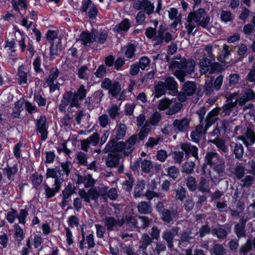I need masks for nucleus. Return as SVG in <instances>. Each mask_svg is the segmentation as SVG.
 I'll use <instances>...</instances> for the list:
<instances>
[{"mask_svg": "<svg viewBox=\"0 0 255 255\" xmlns=\"http://www.w3.org/2000/svg\"><path fill=\"white\" fill-rule=\"evenodd\" d=\"M166 61L169 64V67L172 69L177 68L174 72V75L181 82L184 81V77L187 74H191L194 71L195 62L193 59L181 58L180 55H178L175 58H170L166 56Z\"/></svg>", "mask_w": 255, "mask_h": 255, "instance_id": "f257e3e1", "label": "nucleus"}, {"mask_svg": "<svg viewBox=\"0 0 255 255\" xmlns=\"http://www.w3.org/2000/svg\"><path fill=\"white\" fill-rule=\"evenodd\" d=\"M87 90L84 85H81L77 91L74 93L72 91H67L63 95L59 106V110L61 112H65L66 108L69 106V109L73 107L80 108V102L86 97Z\"/></svg>", "mask_w": 255, "mask_h": 255, "instance_id": "f03ea898", "label": "nucleus"}, {"mask_svg": "<svg viewBox=\"0 0 255 255\" xmlns=\"http://www.w3.org/2000/svg\"><path fill=\"white\" fill-rule=\"evenodd\" d=\"M139 244V249L145 250L149 255H163V253L166 250L164 242H158L154 247L151 238L147 234L142 235Z\"/></svg>", "mask_w": 255, "mask_h": 255, "instance_id": "7ed1b4c3", "label": "nucleus"}, {"mask_svg": "<svg viewBox=\"0 0 255 255\" xmlns=\"http://www.w3.org/2000/svg\"><path fill=\"white\" fill-rule=\"evenodd\" d=\"M178 84L173 77H168L164 82L159 81L155 86V94L157 97L164 95L166 92L172 95L177 93Z\"/></svg>", "mask_w": 255, "mask_h": 255, "instance_id": "20e7f679", "label": "nucleus"}, {"mask_svg": "<svg viewBox=\"0 0 255 255\" xmlns=\"http://www.w3.org/2000/svg\"><path fill=\"white\" fill-rule=\"evenodd\" d=\"M189 20L197 23L198 26L203 28L208 29L210 18L203 8H199L196 11L190 12L187 16Z\"/></svg>", "mask_w": 255, "mask_h": 255, "instance_id": "39448f33", "label": "nucleus"}, {"mask_svg": "<svg viewBox=\"0 0 255 255\" xmlns=\"http://www.w3.org/2000/svg\"><path fill=\"white\" fill-rule=\"evenodd\" d=\"M101 87L104 89L108 90L109 94L116 98L122 92V87L120 82L116 81L112 82L108 78H105L102 82Z\"/></svg>", "mask_w": 255, "mask_h": 255, "instance_id": "423d86ee", "label": "nucleus"}, {"mask_svg": "<svg viewBox=\"0 0 255 255\" xmlns=\"http://www.w3.org/2000/svg\"><path fill=\"white\" fill-rule=\"evenodd\" d=\"M212 61L206 59L200 61V71L202 74H205L208 72L209 74H213L221 72L223 69L220 65L217 62Z\"/></svg>", "mask_w": 255, "mask_h": 255, "instance_id": "0eeeda50", "label": "nucleus"}, {"mask_svg": "<svg viewBox=\"0 0 255 255\" xmlns=\"http://www.w3.org/2000/svg\"><path fill=\"white\" fill-rule=\"evenodd\" d=\"M105 226L109 231L118 230L119 227H121L125 223V220L117 219L113 217L106 216L103 219Z\"/></svg>", "mask_w": 255, "mask_h": 255, "instance_id": "6e6552de", "label": "nucleus"}, {"mask_svg": "<svg viewBox=\"0 0 255 255\" xmlns=\"http://www.w3.org/2000/svg\"><path fill=\"white\" fill-rule=\"evenodd\" d=\"M180 148L183 151L186 159H188L190 156H192L196 160H199V150L196 146L192 144L190 142H185L181 144Z\"/></svg>", "mask_w": 255, "mask_h": 255, "instance_id": "1a4fd4ad", "label": "nucleus"}, {"mask_svg": "<svg viewBox=\"0 0 255 255\" xmlns=\"http://www.w3.org/2000/svg\"><path fill=\"white\" fill-rule=\"evenodd\" d=\"M179 230V227H174L171 230H167L162 233V239L166 242L169 249H172L173 247L174 242L178 241L175 238L178 235Z\"/></svg>", "mask_w": 255, "mask_h": 255, "instance_id": "9d476101", "label": "nucleus"}, {"mask_svg": "<svg viewBox=\"0 0 255 255\" xmlns=\"http://www.w3.org/2000/svg\"><path fill=\"white\" fill-rule=\"evenodd\" d=\"M121 158L118 153L109 154L106 159V165L111 168H118V171L122 173L124 170V166L120 164Z\"/></svg>", "mask_w": 255, "mask_h": 255, "instance_id": "9b49d317", "label": "nucleus"}, {"mask_svg": "<svg viewBox=\"0 0 255 255\" xmlns=\"http://www.w3.org/2000/svg\"><path fill=\"white\" fill-rule=\"evenodd\" d=\"M198 235L197 229L195 228H189L183 231L180 235V240H178L179 244L182 243H193L195 237Z\"/></svg>", "mask_w": 255, "mask_h": 255, "instance_id": "f8f14e48", "label": "nucleus"}, {"mask_svg": "<svg viewBox=\"0 0 255 255\" xmlns=\"http://www.w3.org/2000/svg\"><path fill=\"white\" fill-rule=\"evenodd\" d=\"M100 141V135L97 132H94L87 138L81 141V148L85 152H88L90 145L96 146Z\"/></svg>", "mask_w": 255, "mask_h": 255, "instance_id": "ddd939ff", "label": "nucleus"}, {"mask_svg": "<svg viewBox=\"0 0 255 255\" xmlns=\"http://www.w3.org/2000/svg\"><path fill=\"white\" fill-rule=\"evenodd\" d=\"M190 120L184 118L182 119H176L174 121L172 126L174 131L178 132H185L189 128Z\"/></svg>", "mask_w": 255, "mask_h": 255, "instance_id": "4468645a", "label": "nucleus"}, {"mask_svg": "<svg viewBox=\"0 0 255 255\" xmlns=\"http://www.w3.org/2000/svg\"><path fill=\"white\" fill-rule=\"evenodd\" d=\"M125 147L124 142L123 141L117 142L116 139H113L107 144L104 151L105 153L111 151L114 154L122 151L124 152Z\"/></svg>", "mask_w": 255, "mask_h": 255, "instance_id": "2eb2a0df", "label": "nucleus"}, {"mask_svg": "<svg viewBox=\"0 0 255 255\" xmlns=\"http://www.w3.org/2000/svg\"><path fill=\"white\" fill-rule=\"evenodd\" d=\"M48 124L45 117L41 116L36 123V128L37 131L41 133V139L44 140L47 137Z\"/></svg>", "mask_w": 255, "mask_h": 255, "instance_id": "dca6fc26", "label": "nucleus"}, {"mask_svg": "<svg viewBox=\"0 0 255 255\" xmlns=\"http://www.w3.org/2000/svg\"><path fill=\"white\" fill-rule=\"evenodd\" d=\"M139 167H141V170L145 173H149L153 168V164L150 160L139 158L136 163H134L132 168L133 170H137Z\"/></svg>", "mask_w": 255, "mask_h": 255, "instance_id": "f3484780", "label": "nucleus"}, {"mask_svg": "<svg viewBox=\"0 0 255 255\" xmlns=\"http://www.w3.org/2000/svg\"><path fill=\"white\" fill-rule=\"evenodd\" d=\"M172 39L171 34L169 32H165V30L161 27L158 30L157 35L155 37L154 46L159 45L163 43V41L166 43L169 42Z\"/></svg>", "mask_w": 255, "mask_h": 255, "instance_id": "a211bd4d", "label": "nucleus"}, {"mask_svg": "<svg viewBox=\"0 0 255 255\" xmlns=\"http://www.w3.org/2000/svg\"><path fill=\"white\" fill-rule=\"evenodd\" d=\"M239 138L243 141L247 147H248L255 142V132L250 128H248L245 134L240 136Z\"/></svg>", "mask_w": 255, "mask_h": 255, "instance_id": "6ab92c4d", "label": "nucleus"}, {"mask_svg": "<svg viewBox=\"0 0 255 255\" xmlns=\"http://www.w3.org/2000/svg\"><path fill=\"white\" fill-rule=\"evenodd\" d=\"M63 170L60 167H56V168H48L47 170V177H51L55 178V180L60 179L59 184H61L64 181V175L62 172Z\"/></svg>", "mask_w": 255, "mask_h": 255, "instance_id": "aec40b11", "label": "nucleus"}, {"mask_svg": "<svg viewBox=\"0 0 255 255\" xmlns=\"http://www.w3.org/2000/svg\"><path fill=\"white\" fill-rule=\"evenodd\" d=\"M77 183L78 184H83L86 188H88L94 186L95 180L90 174L79 175L77 176Z\"/></svg>", "mask_w": 255, "mask_h": 255, "instance_id": "412c9836", "label": "nucleus"}, {"mask_svg": "<svg viewBox=\"0 0 255 255\" xmlns=\"http://www.w3.org/2000/svg\"><path fill=\"white\" fill-rule=\"evenodd\" d=\"M161 218L163 221L167 223H169L176 218L178 215L177 208L174 209L171 207L169 209H166L161 214Z\"/></svg>", "mask_w": 255, "mask_h": 255, "instance_id": "4be33fe9", "label": "nucleus"}, {"mask_svg": "<svg viewBox=\"0 0 255 255\" xmlns=\"http://www.w3.org/2000/svg\"><path fill=\"white\" fill-rule=\"evenodd\" d=\"M60 179L55 180L54 188H50L47 184H44L45 194L47 198H50L54 196L55 194L59 192L61 188V184H59Z\"/></svg>", "mask_w": 255, "mask_h": 255, "instance_id": "5701e85b", "label": "nucleus"}, {"mask_svg": "<svg viewBox=\"0 0 255 255\" xmlns=\"http://www.w3.org/2000/svg\"><path fill=\"white\" fill-rule=\"evenodd\" d=\"M235 103L236 102L234 103L232 102H226L221 108H216L219 115L223 117L229 116L236 107Z\"/></svg>", "mask_w": 255, "mask_h": 255, "instance_id": "b1692460", "label": "nucleus"}, {"mask_svg": "<svg viewBox=\"0 0 255 255\" xmlns=\"http://www.w3.org/2000/svg\"><path fill=\"white\" fill-rule=\"evenodd\" d=\"M247 221V219L242 218L240 222L235 226L234 231L238 238H240L246 236L245 228Z\"/></svg>", "mask_w": 255, "mask_h": 255, "instance_id": "393cba45", "label": "nucleus"}, {"mask_svg": "<svg viewBox=\"0 0 255 255\" xmlns=\"http://www.w3.org/2000/svg\"><path fill=\"white\" fill-rule=\"evenodd\" d=\"M217 110H217L216 108L214 109L207 115L204 121V123H205V127L206 128L210 127L217 120V116L219 115Z\"/></svg>", "mask_w": 255, "mask_h": 255, "instance_id": "a878e982", "label": "nucleus"}, {"mask_svg": "<svg viewBox=\"0 0 255 255\" xmlns=\"http://www.w3.org/2000/svg\"><path fill=\"white\" fill-rule=\"evenodd\" d=\"M196 84L192 81H187L182 86V90L187 96L193 95L196 91Z\"/></svg>", "mask_w": 255, "mask_h": 255, "instance_id": "bb28decb", "label": "nucleus"}, {"mask_svg": "<svg viewBox=\"0 0 255 255\" xmlns=\"http://www.w3.org/2000/svg\"><path fill=\"white\" fill-rule=\"evenodd\" d=\"M137 139V136L136 135H132L127 142L125 143V150L124 155L125 156H128L129 154L132 152V149L131 148L135 143Z\"/></svg>", "mask_w": 255, "mask_h": 255, "instance_id": "cd10ccee", "label": "nucleus"}, {"mask_svg": "<svg viewBox=\"0 0 255 255\" xmlns=\"http://www.w3.org/2000/svg\"><path fill=\"white\" fill-rule=\"evenodd\" d=\"M137 208L141 214H149L152 212V208L149 202L141 201L137 204Z\"/></svg>", "mask_w": 255, "mask_h": 255, "instance_id": "c85d7f7f", "label": "nucleus"}, {"mask_svg": "<svg viewBox=\"0 0 255 255\" xmlns=\"http://www.w3.org/2000/svg\"><path fill=\"white\" fill-rule=\"evenodd\" d=\"M213 46L211 45H206L205 46V48L203 50L202 53L203 56L201 61H204V60H211L214 61L215 59L214 55L212 53Z\"/></svg>", "mask_w": 255, "mask_h": 255, "instance_id": "c756f323", "label": "nucleus"}, {"mask_svg": "<svg viewBox=\"0 0 255 255\" xmlns=\"http://www.w3.org/2000/svg\"><path fill=\"white\" fill-rule=\"evenodd\" d=\"M126 130L127 127L126 125L121 123H118L114 130V132L116 134V137L117 139H122L126 134Z\"/></svg>", "mask_w": 255, "mask_h": 255, "instance_id": "7c9ffc66", "label": "nucleus"}, {"mask_svg": "<svg viewBox=\"0 0 255 255\" xmlns=\"http://www.w3.org/2000/svg\"><path fill=\"white\" fill-rule=\"evenodd\" d=\"M131 26V24L129 20L127 19H124L122 20L119 24L117 25L115 27V30L120 32L122 31H128L129 27Z\"/></svg>", "mask_w": 255, "mask_h": 255, "instance_id": "2f4dec72", "label": "nucleus"}, {"mask_svg": "<svg viewBox=\"0 0 255 255\" xmlns=\"http://www.w3.org/2000/svg\"><path fill=\"white\" fill-rule=\"evenodd\" d=\"M212 234L216 236L219 240H224L227 237V231L221 227L213 228Z\"/></svg>", "mask_w": 255, "mask_h": 255, "instance_id": "473e14b6", "label": "nucleus"}, {"mask_svg": "<svg viewBox=\"0 0 255 255\" xmlns=\"http://www.w3.org/2000/svg\"><path fill=\"white\" fill-rule=\"evenodd\" d=\"M231 147L233 148V151L235 154L236 158L240 159L243 157L244 148L241 143L232 142Z\"/></svg>", "mask_w": 255, "mask_h": 255, "instance_id": "72a5a7b5", "label": "nucleus"}, {"mask_svg": "<svg viewBox=\"0 0 255 255\" xmlns=\"http://www.w3.org/2000/svg\"><path fill=\"white\" fill-rule=\"evenodd\" d=\"M205 159L208 164H215L219 159V155L215 152H208L205 156Z\"/></svg>", "mask_w": 255, "mask_h": 255, "instance_id": "f704fd0d", "label": "nucleus"}, {"mask_svg": "<svg viewBox=\"0 0 255 255\" xmlns=\"http://www.w3.org/2000/svg\"><path fill=\"white\" fill-rule=\"evenodd\" d=\"M107 33L105 31H100L94 32V41H96L98 43H104L107 40Z\"/></svg>", "mask_w": 255, "mask_h": 255, "instance_id": "c9c22d12", "label": "nucleus"}, {"mask_svg": "<svg viewBox=\"0 0 255 255\" xmlns=\"http://www.w3.org/2000/svg\"><path fill=\"white\" fill-rule=\"evenodd\" d=\"M198 189L203 193H210L209 181L202 177L198 185Z\"/></svg>", "mask_w": 255, "mask_h": 255, "instance_id": "e433bc0d", "label": "nucleus"}, {"mask_svg": "<svg viewBox=\"0 0 255 255\" xmlns=\"http://www.w3.org/2000/svg\"><path fill=\"white\" fill-rule=\"evenodd\" d=\"M110 118L112 120H115L120 115V107L117 105H112L107 110Z\"/></svg>", "mask_w": 255, "mask_h": 255, "instance_id": "4c0bfd02", "label": "nucleus"}, {"mask_svg": "<svg viewBox=\"0 0 255 255\" xmlns=\"http://www.w3.org/2000/svg\"><path fill=\"white\" fill-rule=\"evenodd\" d=\"M137 221L133 217L127 218L126 222L127 229L129 231L138 230L139 227L137 225Z\"/></svg>", "mask_w": 255, "mask_h": 255, "instance_id": "58836bf2", "label": "nucleus"}, {"mask_svg": "<svg viewBox=\"0 0 255 255\" xmlns=\"http://www.w3.org/2000/svg\"><path fill=\"white\" fill-rule=\"evenodd\" d=\"M81 39L83 42V44L86 45L90 44L94 41V32L92 33L83 32L81 34Z\"/></svg>", "mask_w": 255, "mask_h": 255, "instance_id": "ea45409f", "label": "nucleus"}, {"mask_svg": "<svg viewBox=\"0 0 255 255\" xmlns=\"http://www.w3.org/2000/svg\"><path fill=\"white\" fill-rule=\"evenodd\" d=\"M77 75L78 77L81 79H88L89 73L88 67L86 65H84L80 67L78 70Z\"/></svg>", "mask_w": 255, "mask_h": 255, "instance_id": "a19ab883", "label": "nucleus"}, {"mask_svg": "<svg viewBox=\"0 0 255 255\" xmlns=\"http://www.w3.org/2000/svg\"><path fill=\"white\" fill-rule=\"evenodd\" d=\"M175 192L176 193L175 198L176 199L182 201L185 198L187 191L183 186H179L175 190Z\"/></svg>", "mask_w": 255, "mask_h": 255, "instance_id": "79ce46f5", "label": "nucleus"}, {"mask_svg": "<svg viewBox=\"0 0 255 255\" xmlns=\"http://www.w3.org/2000/svg\"><path fill=\"white\" fill-rule=\"evenodd\" d=\"M209 142L215 144L220 150L223 152H226L228 150L227 146L225 144L224 141L219 138H210Z\"/></svg>", "mask_w": 255, "mask_h": 255, "instance_id": "37998d69", "label": "nucleus"}, {"mask_svg": "<svg viewBox=\"0 0 255 255\" xmlns=\"http://www.w3.org/2000/svg\"><path fill=\"white\" fill-rule=\"evenodd\" d=\"M12 4L14 9L17 11H19L20 9L24 10L27 7L26 0H13Z\"/></svg>", "mask_w": 255, "mask_h": 255, "instance_id": "c03bdc74", "label": "nucleus"}, {"mask_svg": "<svg viewBox=\"0 0 255 255\" xmlns=\"http://www.w3.org/2000/svg\"><path fill=\"white\" fill-rule=\"evenodd\" d=\"M151 129L150 125L148 122H146L144 126L142 127L138 134V137L140 140H143L145 137L147 135L148 133Z\"/></svg>", "mask_w": 255, "mask_h": 255, "instance_id": "a18cd8bd", "label": "nucleus"}, {"mask_svg": "<svg viewBox=\"0 0 255 255\" xmlns=\"http://www.w3.org/2000/svg\"><path fill=\"white\" fill-rule=\"evenodd\" d=\"M59 75V72L57 68H52L49 72V77L46 79V83H51V82L54 81L58 78Z\"/></svg>", "mask_w": 255, "mask_h": 255, "instance_id": "49530a36", "label": "nucleus"}, {"mask_svg": "<svg viewBox=\"0 0 255 255\" xmlns=\"http://www.w3.org/2000/svg\"><path fill=\"white\" fill-rule=\"evenodd\" d=\"M186 184L188 189L191 191H194L197 189V182L196 178L193 176H189L186 180Z\"/></svg>", "mask_w": 255, "mask_h": 255, "instance_id": "de8ad7c7", "label": "nucleus"}, {"mask_svg": "<svg viewBox=\"0 0 255 255\" xmlns=\"http://www.w3.org/2000/svg\"><path fill=\"white\" fill-rule=\"evenodd\" d=\"M98 121L100 126L102 128H106L107 127L110 125L111 120L108 115L106 114H103L100 116L98 118Z\"/></svg>", "mask_w": 255, "mask_h": 255, "instance_id": "09e8293b", "label": "nucleus"}, {"mask_svg": "<svg viewBox=\"0 0 255 255\" xmlns=\"http://www.w3.org/2000/svg\"><path fill=\"white\" fill-rule=\"evenodd\" d=\"M14 238L17 241L21 242L24 237V233L22 229L18 224L14 225Z\"/></svg>", "mask_w": 255, "mask_h": 255, "instance_id": "8fccbe9b", "label": "nucleus"}, {"mask_svg": "<svg viewBox=\"0 0 255 255\" xmlns=\"http://www.w3.org/2000/svg\"><path fill=\"white\" fill-rule=\"evenodd\" d=\"M179 173V169L175 166H172L167 169V175L174 180L177 178Z\"/></svg>", "mask_w": 255, "mask_h": 255, "instance_id": "3c124183", "label": "nucleus"}, {"mask_svg": "<svg viewBox=\"0 0 255 255\" xmlns=\"http://www.w3.org/2000/svg\"><path fill=\"white\" fill-rule=\"evenodd\" d=\"M17 79L20 83H27V73L23 71V67H20L18 69Z\"/></svg>", "mask_w": 255, "mask_h": 255, "instance_id": "603ef678", "label": "nucleus"}, {"mask_svg": "<svg viewBox=\"0 0 255 255\" xmlns=\"http://www.w3.org/2000/svg\"><path fill=\"white\" fill-rule=\"evenodd\" d=\"M195 165L194 162H186L182 166V172L187 174H191L193 171Z\"/></svg>", "mask_w": 255, "mask_h": 255, "instance_id": "864d4df0", "label": "nucleus"}, {"mask_svg": "<svg viewBox=\"0 0 255 255\" xmlns=\"http://www.w3.org/2000/svg\"><path fill=\"white\" fill-rule=\"evenodd\" d=\"M212 251L215 255H225L226 254L225 248L221 244L214 245Z\"/></svg>", "mask_w": 255, "mask_h": 255, "instance_id": "5fc2aeb1", "label": "nucleus"}, {"mask_svg": "<svg viewBox=\"0 0 255 255\" xmlns=\"http://www.w3.org/2000/svg\"><path fill=\"white\" fill-rule=\"evenodd\" d=\"M151 62L150 59L147 56H143L141 57L138 63L142 70H144L148 66Z\"/></svg>", "mask_w": 255, "mask_h": 255, "instance_id": "6e6d98bb", "label": "nucleus"}, {"mask_svg": "<svg viewBox=\"0 0 255 255\" xmlns=\"http://www.w3.org/2000/svg\"><path fill=\"white\" fill-rule=\"evenodd\" d=\"M212 230L210 226L206 224L204 225H203L200 230L198 232V234H200V237L203 238L205 235L210 234L211 233H212Z\"/></svg>", "mask_w": 255, "mask_h": 255, "instance_id": "4d7b16f0", "label": "nucleus"}, {"mask_svg": "<svg viewBox=\"0 0 255 255\" xmlns=\"http://www.w3.org/2000/svg\"><path fill=\"white\" fill-rule=\"evenodd\" d=\"M221 18L222 21L227 23L233 20V16L230 11L223 10L221 13Z\"/></svg>", "mask_w": 255, "mask_h": 255, "instance_id": "13d9d810", "label": "nucleus"}, {"mask_svg": "<svg viewBox=\"0 0 255 255\" xmlns=\"http://www.w3.org/2000/svg\"><path fill=\"white\" fill-rule=\"evenodd\" d=\"M252 245L253 244L250 240H248L247 243L242 246L240 249V253L245 255L251 251L252 248Z\"/></svg>", "mask_w": 255, "mask_h": 255, "instance_id": "bf43d9fd", "label": "nucleus"}, {"mask_svg": "<svg viewBox=\"0 0 255 255\" xmlns=\"http://www.w3.org/2000/svg\"><path fill=\"white\" fill-rule=\"evenodd\" d=\"M182 107V104L181 103H177L166 111V114L168 115H174L178 113L181 109Z\"/></svg>", "mask_w": 255, "mask_h": 255, "instance_id": "052dcab7", "label": "nucleus"}, {"mask_svg": "<svg viewBox=\"0 0 255 255\" xmlns=\"http://www.w3.org/2000/svg\"><path fill=\"white\" fill-rule=\"evenodd\" d=\"M160 233V231L157 227H153L151 229L149 233L150 235V237L152 239V242H153V240H158L159 239Z\"/></svg>", "mask_w": 255, "mask_h": 255, "instance_id": "680f3d73", "label": "nucleus"}, {"mask_svg": "<svg viewBox=\"0 0 255 255\" xmlns=\"http://www.w3.org/2000/svg\"><path fill=\"white\" fill-rule=\"evenodd\" d=\"M196 26L193 23V22L192 20H190L187 17V23H185V28L186 29L188 36L189 37L190 34H192L193 35H194L195 33L194 32L192 33V31L193 29L195 28Z\"/></svg>", "mask_w": 255, "mask_h": 255, "instance_id": "e2e57ef3", "label": "nucleus"}, {"mask_svg": "<svg viewBox=\"0 0 255 255\" xmlns=\"http://www.w3.org/2000/svg\"><path fill=\"white\" fill-rule=\"evenodd\" d=\"M61 42L60 39L56 45L54 43L52 44L50 48V55L51 56L57 55L58 54V51L61 49Z\"/></svg>", "mask_w": 255, "mask_h": 255, "instance_id": "0e129e2a", "label": "nucleus"}, {"mask_svg": "<svg viewBox=\"0 0 255 255\" xmlns=\"http://www.w3.org/2000/svg\"><path fill=\"white\" fill-rule=\"evenodd\" d=\"M135 51V46L133 44H129L127 47L125 52V56L128 58H131Z\"/></svg>", "mask_w": 255, "mask_h": 255, "instance_id": "69168bd1", "label": "nucleus"}, {"mask_svg": "<svg viewBox=\"0 0 255 255\" xmlns=\"http://www.w3.org/2000/svg\"><path fill=\"white\" fill-rule=\"evenodd\" d=\"M173 155V158L174 160L175 163L180 164L182 161V159L184 157V152L182 150V151H174Z\"/></svg>", "mask_w": 255, "mask_h": 255, "instance_id": "338daca9", "label": "nucleus"}, {"mask_svg": "<svg viewBox=\"0 0 255 255\" xmlns=\"http://www.w3.org/2000/svg\"><path fill=\"white\" fill-rule=\"evenodd\" d=\"M24 108L29 114H31L33 113L37 112L36 106L28 101H24Z\"/></svg>", "mask_w": 255, "mask_h": 255, "instance_id": "774afa93", "label": "nucleus"}]
</instances>
